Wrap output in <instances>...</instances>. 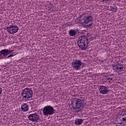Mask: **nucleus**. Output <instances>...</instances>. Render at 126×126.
<instances>
[{"mask_svg": "<svg viewBox=\"0 0 126 126\" xmlns=\"http://www.w3.org/2000/svg\"><path fill=\"white\" fill-rule=\"evenodd\" d=\"M85 105V101L84 100L77 98L72 99L71 106H72L74 113H79L84 108Z\"/></svg>", "mask_w": 126, "mask_h": 126, "instance_id": "nucleus-1", "label": "nucleus"}, {"mask_svg": "<svg viewBox=\"0 0 126 126\" xmlns=\"http://www.w3.org/2000/svg\"><path fill=\"white\" fill-rule=\"evenodd\" d=\"M1 92H2V89H1V88L0 87V94H1Z\"/></svg>", "mask_w": 126, "mask_h": 126, "instance_id": "nucleus-25", "label": "nucleus"}, {"mask_svg": "<svg viewBox=\"0 0 126 126\" xmlns=\"http://www.w3.org/2000/svg\"><path fill=\"white\" fill-rule=\"evenodd\" d=\"M18 52H15L13 53H12V55L13 56V57H14V56H16V55H18Z\"/></svg>", "mask_w": 126, "mask_h": 126, "instance_id": "nucleus-18", "label": "nucleus"}, {"mask_svg": "<svg viewBox=\"0 0 126 126\" xmlns=\"http://www.w3.org/2000/svg\"><path fill=\"white\" fill-rule=\"evenodd\" d=\"M99 91L101 94L105 95V94H108L109 91L108 90V88L104 86L103 85L100 86L99 88Z\"/></svg>", "mask_w": 126, "mask_h": 126, "instance_id": "nucleus-10", "label": "nucleus"}, {"mask_svg": "<svg viewBox=\"0 0 126 126\" xmlns=\"http://www.w3.org/2000/svg\"><path fill=\"white\" fill-rule=\"evenodd\" d=\"M72 66L75 70H79L84 66V63L80 60H76L72 63Z\"/></svg>", "mask_w": 126, "mask_h": 126, "instance_id": "nucleus-6", "label": "nucleus"}, {"mask_svg": "<svg viewBox=\"0 0 126 126\" xmlns=\"http://www.w3.org/2000/svg\"><path fill=\"white\" fill-rule=\"evenodd\" d=\"M77 33H79V31L77 29L76 30H71L69 31V35L71 37H73L77 35Z\"/></svg>", "mask_w": 126, "mask_h": 126, "instance_id": "nucleus-11", "label": "nucleus"}, {"mask_svg": "<svg viewBox=\"0 0 126 126\" xmlns=\"http://www.w3.org/2000/svg\"><path fill=\"white\" fill-rule=\"evenodd\" d=\"M104 77H105V79H106V81H107V80H110V81H111V80H113V78L107 77L106 76H104Z\"/></svg>", "mask_w": 126, "mask_h": 126, "instance_id": "nucleus-17", "label": "nucleus"}, {"mask_svg": "<svg viewBox=\"0 0 126 126\" xmlns=\"http://www.w3.org/2000/svg\"><path fill=\"white\" fill-rule=\"evenodd\" d=\"M116 69L117 70H120V71H123V70L124 69V66L122 64L118 63V64H116Z\"/></svg>", "mask_w": 126, "mask_h": 126, "instance_id": "nucleus-14", "label": "nucleus"}, {"mask_svg": "<svg viewBox=\"0 0 126 126\" xmlns=\"http://www.w3.org/2000/svg\"><path fill=\"white\" fill-rule=\"evenodd\" d=\"M116 68H117V65H116L115 66V65L113 66V69L114 70H115V69H116Z\"/></svg>", "mask_w": 126, "mask_h": 126, "instance_id": "nucleus-24", "label": "nucleus"}, {"mask_svg": "<svg viewBox=\"0 0 126 126\" xmlns=\"http://www.w3.org/2000/svg\"><path fill=\"white\" fill-rule=\"evenodd\" d=\"M7 49H3L0 51V59L1 60L6 59V57L8 56Z\"/></svg>", "mask_w": 126, "mask_h": 126, "instance_id": "nucleus-9", "label": "nucleus"}, {"mask_svg": "<svg viewBox=\"0 0 126 126\" xmlns=\"http://www.w3.org/2000/svg\"><path fill=\"white\" fill-rule=\"evenodd\" d=\"M12 57H13L12 54H10L8 57H6V59H9V58H12Z\"/></svg>", "mask_w": 126, "mask_h": 126, "instance_id": "nucleus-21", "label": "nucleus"}, {"mask_svg": "<svg viewBox=\"0 0 126 126\" xmlns=\"http://www.w3.org/2000/svg\"><path fill=\"white\" fill-rule=\"evenodd\" d=\"M43 113L44 116H51V115H54L56 113V110L54 109V107L51 105H47L44 107L43 109Z\"/></svg>", "mask_w": 126, "mask_h": 126, "instance_id": "nucleus-3", "label": "nucleus"}, {"mask_svg": "<svg viewBox=\"0 0 126 126\" xmlns=\"http://www.w3.org/2000/svg\"><path fill=\"white\" fill-rule=\"evenodd\" d=\"M85 16L83 17V18L79 20V23H81L82 25H86V24H88L89 22H91L93 21V17L91 16V14H85Z\"/></svg>", "mask_w": 126, "mask_h": 126, "instance_id": "nucleus-5", "label": "nucleus"}, {"mask_svg": "<svg viewBox=\"0 0 126 126\" xmlns=\"http://www.w3.org/2000/svg\"><path fill=\"white\" fill-rule=\"evenodd\" d=\"M90 41H93L94 40V38L93 37H91L89 38Z\"/></svg>", "mask_w": 126, "mask_h": 126, "instance_id": "nucleus-23", "label": "nucleus"}, {"mask_svg": "<svg viewBox=\"0 0 126 126\" xmlns=\"http://www.w3.org/2000/svg\"><path fill=\"white\" fill-rule=\"evenodd\" d=\"M21 109L23 112H27L29 110V105L27 103H23L21 106Z\"/></svg>", "mask_w": 126, "mask_h": 126, "instance_id": "nucleus-12", "label": "nucleus"}, {"mask_svg": "<svg viewBox=\"0 0 126 126\" xmlns=\"http://www.w3.org/2000/svg\"><path fill=\"white\" fill-rule=\"evenodd\" d=\"M7 53H8V55H9V54H12V52H13V50H7Z\"/></svg>", "mask_w": 126, "mask_h": 126, "instance_id": "nucleus-19", "label": "nucleus"}, {"mask_svg": "<svg viewBox=\"0 0 126 126\" xmlns=\"http://www.w3.org/2000/svg\"><path fill=\"white\" fill-rule=\"evenodd\" d=\"M110 0H101V2L104 3V2H108Z\"/></svg>", "mask_w": 126, "mask_h": 126, "instance_id": "nucleus-20", "label": "nucleus"}, {"mask_svg": "<svg viewBox=\"0 0 126 126\" xmlns=\"http://www.w3.org/2000/svg\"><path fill=\"white\" fill-rule=\"evenodd\" d=\"M6 30L9 34H15L18 32V27L16 26H9L7 27Z\"/></svg>", "mask_w": 126, "mask_h": 126, "instance_id": "nucleus-7", "label": "nucleus"}, {"mask_svg": "<svg viewBox=\"0 0 126 126\" xmlns=\"http://www.w3.org/2000/svg\"><path fill=\"white\" fill-rule=\"evenodd\" d=\"M89 43V40L88 39V38L85 35H81L80 36L78 40V47L82 50L88 49Z\"/></svg>", "mask_w": 126, "mask_h": 126, "instance_id": "nucleus-2", "label": "nucleus"}, {"mask_svg": "<svg viewBox=\"0 0 126 126\" xmlns=\"http://www.w3.org/2000/svg\"><path fill=\"white\" fill-rule=\"evenodd\" d=\"M84 121V119H77L75 121V124L76 126H80V125H82V123H83Z\"/></svg>", "mask_w": 126, "mask_h": 126, "instance_id": "nucleus-13", "label": "nucleus"}, {"mask_svg": "<svg viewBox=\"0 0 126 126\" xmlns=\"http://www.w3.org/2000/svg\"><path fill=\"white\" fill-rule=\"evenodd\" d=\"M22 95L23 99H30L33 96V91L31 89L27 88L24 89L22 91Z\"/></svg>", "mask_w": 126, "mask_h": 126, "instance_id": "nucleus-4", "label": "nucleus"}, {"mask_svg": "<svg viewBox=\"0 0 126 126\" xmlns=\"http://www.w3.org/2000/svg\"><path fill=\"white\" fill-rule=\"evenodd\" d=\"M92 23H91V24H90L89 25H88V27H90V28H91V27H93V26H92Z\"/></svg>", "mask_w": 126, "mask_h": 126, "instance_id": "nucleus-22", "label": "nucleus"}, {"mask_svg": "<svg viewBox=\"0 0 126 126\" xmlns=\"http://www.w3.org/2000/svg\"><path fill=\"white\" fill-rule=\"evenodd\" d=\"M114 71L115 72H119V71H118V69H117V68L114 69Z\"/></svg>", "mask_w": 126, "mask_h": 126, "instance_id": "nucleus-26", "label": "nucleus"}, {"mask_svg": "<svg viewBox=\"0 0 126 126\" xmlns=\"http://www.w3.org/2000/svg\"><path fill=\"white\" fill-rule=\"evenodd\" d=\"M29 120L32 122H37L39 120V115L37 113L30 114L29 117Z\"/></svg>", "mask_w": 126, "mask_h": 126, "instance_id": "nucleus-8", "label": "nucleus"}, {"mask_svg": "<svg viewBox=\"0 0 126 126\" xmlns=\"http://www.w3.org/2000/svg\"><path fill=\"white\" fill-rule=\"evenodd\" d=\"M50 5L51 6V8L53 7V4H50Z\"/></svg>", "mask_w": 126, "mask_h": 126, "instance_id": "nucleus-27", "label": "nucleus"}, {"mask_svg": "<svg viewBox=\"0 0 126 126\" xmlns=\"http://www.w3.org/2000/svg\"><path fill=\"white\" fill-rule=\"evenodd\" d=\"M122 121L124 123H126V113L121 114Z\"/></svg>", "mask_w": 126, "mask_h": 126, "instance_id": "nucleus-16", "label": "nucleus"}, {"mask_svg": "<svg viewBox=\"0 0 126 126\" xmlns=\"http://www.w3.org/2000/svg\"><path fill=\"white\" fill-rule=\"evenodd\" d=\"M110 8L112 12H116V11H118V8H117L116 5H113V6H111L110 7Z\"/></svg>", "mask_w": 126, "mask_h": 126, "instance_id": "nucleus-15", "label": "nucleus"}]
</instances>
